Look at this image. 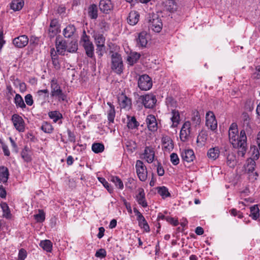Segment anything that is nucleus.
Masks as SVG:
<instances>
[{
	"instance_id": "nucleus-7",
	"label": "nucleus",
	"mask_w": 260,
	"mask_h": 260,
	"mask_svg": "<svg viewBox=\"0 0 260 260\" xmlns=\"http://www.w3.org/2000/svg\"><path fill=\"white\" fill-rule=\"evenodd\" d=\"M136 168L139 179L142 181H145L147 178V171L143 161L140 160H137Z\"/></svg>"
},
{
	"instance_id": "nucleus-30",
	"label": "nucleus",
	"mask_w": 260,
	"mask_h": 260,
	"mask_svg": "<svg viewBox=\"0 0 260 260\" xmlns=\"http://www.w3.org/2000/svg\"><path fill=\"white\" fill-rule=\"evenodd\" d=\"M76 31V28L74 25H68L63 31V34L66 38H71L73 36Z\"/></svg>"
},
{
	"instance_id": "nucleus-31",
	"label": "nucleus",
	"mask_w": 260,
	"mask_h": 260,
	"mask_svg": "<svg viewBox=\"0 0 260 260\" xmlns=\"http://www.w3.org/2000/svg\"><path fill=\"white\" fill-rule=\"evenodd\" d=\"M219 153L220 151L218 147H215L209 149L207 153V156L209 158L213 160H215L218 157Z\"/></svg>"
},
{
	"instance_id": "nucleus-53",
	"label": "nucleus",
	"mask_w": 260,
	"mask_h": 260,
	"mask_svg": "<svg viewBox=\"0 0 260 260\" xmlns=\"http://www.w3.org/2000/svg\"><path fill=\"white\" fill-rule=\"evenodd\" d=\"M255 70V71L252 73L251 77L254 79H260V65L256 66Z\"/></svg>"
},
{
	"instance_id": "nucleus-61",
	"label": "nucleus",
	"mask_w": 260,
	"mask_h": 260,
	"mask_svg": "<svg viewBox=\"0 0 260 260\" xmlns=\"http://www.w3.org/2000/svg\"><path fill=\"white\" fill-rule=\"evenodd\" d=\"M0 143L2 144V147L5 155L9 156L10 155V152L8 149V146L2 141H0Z\"/></svg>"
},
{
	"instance_id": "nucleus-6",
	"label": "nucleus",
	"mask_w": 260,
	"mask_h": 260,
	"mask_svg": "<svg viewBox=\"0 0 260 260\" xmlns=\"http://www.w3.org/2000/svg\"><path fill=\"white\" fill-rule=\"evenodd\" d=\"M138 84L142 90H148L152 87V81L148 75L144 74L139 77Z\"/></svg>"
},
{
	"instance_id": "nucleus-39",
	"label": "nucleus",
	"mask_w": 260,
	"mask_h": 260,
	"mask_svg": "<svg viewBox=\"0 0 260 260\" xmlns=\"http://www.w3.org/2000/svg\"><path fill=\"white\" fill-rule=\"evenodd\" d=\"M48 116L52 119L54 122H57L59 120L62 118V114L57 111H53L48 113Z\"/></svg>"
},
{
	"instance_id": "nucleus-12",
	"label": "nucleus",
	"mask_w": 260,
	"mask_h": 260,
	"mask_svg": "<svg viewBox=\"0 0 260 260\" xmlns=\"http://www.w3.org/2000/svg\"><path fill=\"white\" fill-rule=\"evenodd\" d=\"M12 121L16 129L20 132L24 131V121L22 118L18 114L12 116Z\"/></svg>"
},
{
	"instance_id": "nucleus-3",
	"label": "nucleus",
	"mask_w": 260,
	"mask_h": 260,
	"mask_svg": "<svg viewBox=\"0 0 260 260\" xmlns=\"http://www.w3.org/2000/svg\"><path fill=\"white\" fill-rule=\"evenodd\" d=\"M148 27L153 31L159 32L162 27V23L161 19L157 14H149L148 17Z\"/></svg>"
},
{
	"instance_id": "nucleus-46",
	"label": "nucleus",
	"mask_w": 260,
	"mask_h": 260,
	"mask_svg": "<svg viewBox=\"0 0 260 260\" xmlns=\"http://www.w3.org/2000/svg\"><path fill=\"white\" fill-rule=\"evenodd\" d=\"M78 50V44L76 41H72L67 45V50L70 53H74Z\"/></svg>"
},
{
	"instance_id": "nucleus-19",
	"label": "nucleus",
	"mask_w": 260,
	"mask_h": 260,
	"mask_svg": "<svg viewBox=\"0 0 260 260\" xmlns=\"http://www.w3.org/2000/svg\"><path fill=\"white\" fill-rule=\"evenodd\" d=\"M138 191V194L136 195V200L139 205L144 208H146L148 205L145 199L144 190L142 188H139Z\"/></svg>"
},
{
	"instance_id": "nucleus-29",
	"label": "nucleus",
	"mask_w": 260,
	"mask_h": 260,
	"mask_svg": "<svg viewBox=\"0 0 260 260\" xmlns=\"http://www.w3.org/2000/svg\"><path fill=\"white\" fill-rule=\"evenodd\" d=\"M88 15L91 19H96L98 17V6L95 4L90 5L88 8Z\"/></svg>"
},
{
	"instance_id": "nucleus-41",
	"label": "nucleus",
	"mask_w": 260,
	"mask_h": 260,
	"mask_svg": "<svg viewBox=\"0 0 260 260\" xmlns=\"http://www.w3.org/2000/svg\"><path fill=\"white\" fill-rule=\"evenodd\" d=\"M157 192L162 198L171 197L168 189L165 186H160L157 188Z\"/></svg>"
},
{
	"instance_id": "nucleus-26",
	"label": "nucleus",
	"mask_w": 260,
	"mask_h": 260,
	"mask_svg": "<svg viewBox=\"0 0 260 260\" xmlns=\"http://www.w3.org/2000/svg\"><path fill=\"white\" fill-rule=\"evenodd\" d=\"M172 117L171 120L172 122L171 127H176L179 124L180 121V114L178 110H172L171 112Z\"/></svg>"
},
{
	"instance_id": "nucleus-50",
	"label": "nucleus",
	"mask_w": 260,
	"mask_h": 260,
	"mask_svg": "<svg viewBox=\"0 0 260 260\" xmlns=\"http://www.w3.org/2000/svg\"><path fill=\"white\" fill-rule=\"evenodd\" d=\"M128 151L133 152L137 148L136 143L134 141H128L125 144Z\"/></svg>"
},
{
	"instance_id": "nucleus-20",
	"label": "nucleus",
	"mask_w": 260,
	"mask_h": 260,
	"mask_svg": "<svg viewBox=\"0 0 260 260\" xmlns=\"http://www.w3.org/2000/svg\"><path fill=\"white\" fill-rule=\"evenodd\" d=\"M181 157L184 161L187 162L192 161L195 158L194 152L192 149L184 150L181 153Z\"/></svg>"
},
{
	"instance_id": "nucleus-8",
	"label": "nucleus",
	"mask_w": 260,
	"mask_h": 260,
	"mask_svg": "<svg viewBox=\"0 0 260 260\" xmlns=\"http://www.w3.org/2000/svg\"><path fill=\"white\" fill-rule=\"evenodd\" d=\"M99 7L101 12L105 14H109L113 10L114 4L111 0H100Z\"/></svg>"
},
{
	"instance_id": "nucleus-59",
	"label": "nucleus",
	"mask_w": 260,
	"mask_h": 260,
	"mask_svg": "<svg viewBox=\"0 0 260 260\" xmlns=\"http://www.w3.org/2000/svg\"><path fill=\"white\" fill-rule=\"evenodd\" d=\"M157 173L158 176H162L164 175L165 171L161 164L157 161Z\"/></svg>"
},
{
	"instance_id": "nucleus-11",
	"label": "nucleus",
	"mask_w": 260,
	"mask_h": 260,
	"mask_svg": "<svg viewBox=\"0 0 260 260\" xmlns=\"http://www.w3.org/2000/svg\"><path fill=\"white\" fill-rule=\"evenodd\" d=\"M191 124L189 121H185L183 124L180 132V138L182 142H186L190 133Z\"/></svg>"
},
{
	"instance_id": "nucleus-4",
	"label": "nucleus",
	"mask_w": 260,
	"mask_h": 260,
	"mask_svg": "<svg viewBox=\"0 0 260 260\" xmlns=\"http://www.w3.org/2000/svg\"><path fill=\"white\" fill-rule=\"evenodd\" d=\"M51 96L52 97L57 98L59 101H64L66 100L67 95L62 92L56 80L54 79L51 80Z\"/></svg>"
},
{
	"instance_id": "nucleus-42",
	"label": "nucleus",
	"mask_w": 260,
	"mask_h": 260,
	"mask_svg": "<svg viewBox=\"0 0 260 260\" xmlns=\"http://www.w3.org/2000/svg\"><path fill=\"white\" fill-rule=\"evenodd\" d=\"M1 206L3 211V216L7 219L10 218L11 214L7 204L6 203H2L1 204Z\"/></svg>"
},
{
	"instance_id": "nucleus-54",
	"label": "nucleus",
	"mask_w": 260,
	"mask_h": 260,
	"mask_svg": "<svg viewBox=\"0 0 260 260\" xmlns=\"http://www.w3.org/2000/svg\"><path fill=\"white\" fill-rule=\"evenodd\" d=\"M37 94L39 96H42L44 99L49 97V91L48 89L39 90L37 92Z\"/></svg>"
},
{
	"instance_id": "nucleus-49",
	"label": "nucleus",
	"mask_w": 260,
	"mask_h": 260,
	"mask_svg": "<svg viewBox=\"0 0 260 260\" xmlns=\"http://www.w3.org/2000/svg\"><path fill=\"white\" fill-rule=\"evenodd\" d=\"M207 139V136L204 134H200L197 138V143L199 146H203L205 145L206 140Z\"/></svg>"
},
{
	"instance_id": "nucleus-51",
	"label": "nucleus",
	"mask_w": 260,
	"mask_h": 260,
	"mask_svg": "<svg viewBox=\"0 0 260 260\" xmlns=\"http://www.w3.org/2000/svg\"><path fill=\"white\" fill-rule=\"evenodd\" d=\"M170 160L175 166L177 165L179 163V158L178 155L175 153H173L171 154Z\"/></svg>"
},
{
	"instance_id": "nucleus-48",
	"label": "nucleus",
	"mask_w": 260,
	"mask_h": 260,
	"mask_svg": "<svg viewBox=\"0 0 260 260\" xmlns=\"http://www.w3.org/2000/svg\"><path fill=\"white\" fill-rule=\"evenodd\" d=\"M35 220L38 222H42L45 219V214L42 210H39V213L34 215Z\"/></svg>"
},
{
	"instance_id": "nucleus-43",
	"label": "nucleus",
	"mask_w": 260,
	"mask_h": 260,
	"mask_svg": "<svg viewBox=\"0 0 260 260\" xmlns=\"http://www.w3.org/2000/svg\"><path fill=\"white\" fill-rule=\"evenodd\" d=\"M92 150L95 153L102 152L104 150V145L102 143H94L92 145Z\"/></svg>"
},
{
	"instance_id": "nucleus-32",
	"label": "nucleus",
	"mask_w": 260,
	"mask_h": 260,
	"mask_svg": "<svg viewBox=\"0 0 260 260\" xmlns=\"http://www.w3.org/2000/svg\"><path fill=\"white\" fill-rule=\"evenodd\" d=\"M24 5L23 0H12L10 4V8L15 11L21 10Z\"/></svg>"
},
{
	"instance_id": "nucleus-23",
	"label": "nucleus",
	"mask_w": 260,
	"mask_h": 260,
	"mask_svg": "<svg viewBox=\"0 0 260 260\" xmlns=\"http://www.w3.org/2000/svg\"><path fill=\"white\" fill-rule=\"evenodd\" d=\"M255 166V162L254 160L251 159L250 162L247 165V170L249 173V178L253 180L256 179L258 174L256 172L253 173L254 171V167Z\"/></svg>"
},
{
	"instance_id": "nucleus-25",
	"label": "nucleus",
	"mask_w": 260,
	"mask_h": 260,
	"mask_svg": "<svg viewBox=\"0 0 260 260\" xmlns=\"http://www.w3.org/2000/svg\"><path fill=\"white\" fill-rule=\"evenodd\" d=\"M162 144L166 150H172L174 148V144L171 138L168 136H164L161 139Z\"/></svg>"
},
{
	"instance_id": "nucleus-52",
	"label": "nucleus",
	"mask_w": 260,
	"mask_h": 260,
	"mask_svg": "<svg viewBox=\"0 0 260 260\" xmlns=\"http://www.w3.org/2000/svg\"><path fill=\"white\" fill-rule=\"evenodd\" d=\"M138 223H139V226H140L142 228H143L144 230L146 232H149V231H150L149 226V225L145 219L142 220L141 221H139Z\"/></svg>"
},
{
	"instance_id": "nucleus-36",
	"label": "nucleus",
	"mask_w": 260,
	"mask_h": 260,
	"mask_svg": "<svg viewBox=\"0 0 260 260\" xmlns=\"http://www.w3.org/2000/svg\"><path fill=\"white\" fill-rule=\"evenodd\" d=\"M128 122L127 125L129 129L137 128L139 125V122L137 121L135 117L127 116Z\"/></svg>"
},
{
	"instance_id": "nucleus-47",
	"label": "nucleus",
	"mask_w": 260,
	"mask_h": 260,
	"mask_svg": "<svg viewBox=\"0 0 260 260\" xmlns=\"http://www.w3.org/2000/svg\"><path fill=\"white\" fill-rule=\"evenodd\" d=\"M99 181L102 183L104 186L107 189L110 193L113 192V188L111 185L106 180V179L102 177H99Z\"/></svg>"
},
{
	"instance_id": "nucleus-21",
	"label": "nucleus",
	"mask_w": 260,
	"mask_h": 260,
	"mask_svg": "<svg viewBox=\"0 0 260 260\" xmlns=\"http://www.w3.org/2000/svg\"><path fill=\"white\" fill-rule=\"evenodd\" d=\"M148 36L146 32L142 31L139 34L137 39L139 47H145L148 43Z\"/></svg>"
},
{
	"instance_id": "nucleus-2",
	"label": "nucleus",
	"mask_w": 260,
	"mask_h": 260,
	"mask_svg": "<svg viewBox=\"0 0 260 260\" xmlns=\"http://www.w3.org/2000/svg\"><path fill=\"white\" fill-rule=\"evenodd\" d=\"M111 69L115 73L120 75L123 71L124 65L121 54L113 51H110Z\"/></svg>"
},
{
	"instance_id": "nucleus-1",
	"label": "nucleus",
	"mask_w": 260,
	"mask_h": 260,
	"mask_svg": "<svg viewBox=\"0 0 260 260\" xmlns=\"http://www.w3.org/2000/svg\"><path fill=\"white\" fill-rule=\"evenodd\" d=\"M229 137L233 147L238 149V154L244 156L247 149V137L244 130L240 132L239 136L237 125L235 123H233L229 128Z\"/></svg>"
},
{
	"instance_id": "nucleus-64",
	"label": "nucleus",
	"mask_w": 260,
	"mask_h": 260,
	"mask_svg": "<svg viewBox=\"0 0 260 260\" xmlns=\"http://www.w3.org/2000/svg\"><path fill=\"white\" fill-rule=\"evenodd\" d=\"M7 192L3 185H0V197L5 198L6 197Z\"/></svg>"
},
{
	"instance_id": "nucleus-18",
	"label": "nucleus",
	"mask_w": 260,
	"mask_h": 260,
	"mask_svg": "<svg viewBox=\"0 0 260 260\" xmlns=\"http://www.w3.org/2000/svg\"><path fill=\"white\" fill-rule=\"evenodd\" d=\"M96 50L101 51L104 49L105 39L102 34H95L94 35Z\"/></svg>"
},
{
	"instance_id": "nucleus-22",
	"label": "nucleus",
	"mask_w": 260,
	"mask_h": 260,
	"mask_svg": "<svg viewBox=\"0 0 260 260\" xmlns=\"http://www.w3.org/2000/svg\"><path fill=\"white\" fill-rule=\"evenodd\" d=\"M144 158L146 159L148 163H151L154 160V151L152 148L146 146L144 150Z\"/></svg>"
},
{
	"instance_id": "nucleus-27",
	"label": "nucleus",
	"mask_w": 260,
	"mask_h": 260,
	"mask_svg": "<svg viewBox=\"0 0 260 260\" xmlns=\"http://www.w3.org/2000/svg\"><path fill=\"white\" fill-rule=\"evenodd\" d=\"M50 55L54 67L56 69H59L60 68V64L59 61L58 56L57 55L56 52L54 48L51 49Z\"/></svg>"
},
{
	"instance_id": "nucleus-40",
	"label": "nucleus",
	"mask_w": 260,
	"mask_h": 260,
	"mask_svg": "<svg viewBox=\"0 0 260 260\" xmlns=\"http://www.w3.org/2000/svg\"><path fill=\"white\" fill-rule=\"evenodd\" d=\"M226 163L231 168H234L237 163L236 157L235 155L232 153L229 154L226 158Z\"/></svg>"
},
{
	"instance_id": "nucleus-13",
	"label": "nucleus",
	"mask_w": 260,
	"mask_h": 260,
	"mask_svg": "<svg viewBox=\"0 0 260 260\" xmlns=\"http://www.w3.org/2000/svg\"><path fill=\"white\" fill-rule=\"evenodd\" d=\"M56 53L61 55H64V52L67 50V43L64 40L61 39L59 36H57L55 40Z\"/></svg>"
},
{
	"instance_id": "nucleus-35",
	"label": "nucleus",
	"mask_w": 260,
	"mask_h": 260,
	"mask_svg": "<svg viewBox=\"0 0 260 260\" xmlns=\"http://www.w3.org/2000/svg\"><path fill=\"white\" fill-rule=\"evenodd\" d=\"M14 103L17 108H20L22 109H25L26 106L24 102L22 96L18 93L15 95L14 98Z\"/></svg>"
},
{
	"instance_id": "nucleus-58",
	"label": "nucleus",
	"mask_w": 260,
	"mask_h": 260,
	"mask_svg": "<svg viewBox=\"0 0 260 260\" xmlns=\"http://www.w3.org/2000/svg\"><path fill=\"white\" fill-rule=\"evenodd\" d=\"M191 119L196 125H199L200 123L201 119L198 112L193 113V116L192 117Z\"/></svg>"
},
{
	"instance_id": "nucleus-14",
	"label": "nucleus",
	"mask_w": 260,
	"mask_h": 260,
	"mask_svg": "<svg viewBox=\"0 0 260 260\" xmlns=\"http://www.w3.org/2000/svg\"><path fill=\"white\" fill-rule=\"evenodd\" d=\"M60 31L59 29V25L58 21L56 19H54L51 21L49 28L48 30L49 36L50 38H53L58 32Z\"/></svg>"
},
{
	"instance_id": "nucleus-45",
	"label": "nucleus",
	"mask_w": 260,
	"mask_h": 260,
	"mask_svg": "<svg viewBox=\"0 0 260 260\" xmlns=\"http://www.w3.org/2000/svg\"><path fill=\"white\" fill-rule=\"evenodd\" d=\"M110 181L113 182L115 186L118 188L122 189L123 188V184L122 180L117 176H111Z\"/></svg>"
},
{
	"instance_id": "nucleus-9",
	"label": "nucleus",
	"mask_w": 260,
	"mask_h": 260,
	"mask_svg": "<svg viewBox=\"0 0 260 260\" xmlns=\"http://www.w3.org/2000/svg\"><path fill=\"white\" fill-rule=\"evenodd\" d=\"M139 100L142 101L144 107L146 108H153L156 102L155 96L152 94L140 96Z\"/></svg>"
},
{
	"instance_id": "nucleus-57",
	"label": "nucleus",
	"mask_w": 260,
	"mask_h": 260,
	"mask_svg": "<svg viewBox=\"0 0 260 260\" xmlns=\"http://www.w3.org/2000/svg\"><path fill=\"white\" fill-rule=\"evenodd\" d=\"M21 155L24 160L26 162H29L31 160V157L28 152L21 151Z\"/></svg>"
},
{
	"instance_id": "nucleus-17",
	"label": "nucleus",
	"mask_w": 260,
	"mask_h": 260,
	"mask_svg": "<svg viewBox=\"0 0 260 260\" xmlns=\"http://www.w3.org/2000/svg\"><path fill=\"white\" fill-rule=\"evenodd\" d=\"M146 122L148 128L151 132H155L157 129V123L155 116L153 115H149L146 119Z\"/></svg>"
},
{
	"instance_id": "nucleus-56",
	"label": "nucleus",
	"mask_w": 260,
	"mask_h": 260,
	"mask_svg": "<svg viewBox=\"0 0 260 260\" xmlns=\"http://www.w3.org/2000/svg\"><path fill=\"white\" fill-rule=\"evenodd\" d=\"M25 101L26 104L29 106H31L34 104L32 96L30 94H27L25 96Z\"/></svg>"
},
{
	"instance_id": "nucleus-55",
	"label": "nucleus",
	"mask_w": 260,
	"mask_h": 260,
	"mask_svg": "<svg viewBox=\"0 0 260 260\" xmlns=\"http://www.w3.org/2000/svg\"><path fill=\"white\" fill-rule=\"evenodd\" d=\"M106 254L105 249L101 248L96 251L95 256L97 257L104 258L106 256Z\"/></svg>"
},
{
	"instance_id": "nucleus-62",
	"label": "nucleus",
	"mask_w": 260,
	"mask_h": 260,
	"mask_svg": "<svg viewBox=\"0 0 260 260\" xmlns=\"http://www.w3.org/2000/svg\"><path fill=\"white\" fill-rule=\"evenodd\" d=\"M166 220L174 226H176L179 224L178 220L175 219L174 218L171 217L167 216Z\"/></svg>"
},
{
	"instance_id": "nucleus-10",
	"label": "nucleus",
	"mask_w": 260,
	"mask_h": 260,
	"mask_svg": "<svg viewBox=\"0 0 260 260\" xmlns=\"http://www.w3.org/2000/svg\"><path fill=\"white\" fill-rule=\"evenodd\" d=\"M206 126L212 131L216 129L217 127V122L213 113L211 111L208 112L206 113Z\"/></svg>"
},
{
	"instance_id": "nucleus-16",
	"label": "nucleus",
	"mask_w": 260,
	"mask_h": 260,
	"mask_svg": "<svg viewBox=\"0 0 260 260\" xmlns=\"http://www.w3.org/2000/svg\"><path fill=\"white\" fill-rule=\"evenodd\" d=\"M119 104L121 108L129 109L132 106L131 99L122 94L118 98Z\"/></svg>"
},
{
	"instance_id": "nucleus-63",
	"label": "nucleus",
	"mask_w": 260,
	"mask_h": 260,
	"mask_svg": "<svg viewBox=\"0 0 260 260\" xmlns=\"http://www.w3.org/2000/svg\"><path fill=\"white\" fill-rule=\"evenodd\" d=\"M230 212L232 215H233L234 216H238L239 218H242L243 217L242 213H241L239 211H237L235 209H233L231 210Z\"/></svg>"
},
{
	"instance_id": "nucleus-37",
	"label": "nucleus",
	"mask_w": 260,
	"mask_h": 260,
	"mask_svg": "<svg viewBox=\"0 0 260 260\" xmlns=\"http://www.w3.org/2000/svg\"><path fill=\"white\" fill-rule=\"evenodd\" d=\"M253 219H257L260 216L259 209L257 205H255L250 207V214Z\"/></svg>"
},
{
	"instance_id": "nucleus-38",
	"label": "nucleus",
	"mask_w": 260,
	"mask_h": 260,
	"mask_svg": "<svg viewBox=\"0 0 260 260\" xmlns=\"http://www.w3.org/2000/svg\"><path fill=\"white\" fill-rule=\"evenodd\" d=\"M40 246L47 252H50L52 250V244L49 240L41 241L40 243Z\"/></svg>"
},
{
	"instance_id": "nucleus-15",
	"label": "nucleus",
	"mask_w": 260,
	"mask_h": 260,
	"mask_svg": "<svg viewBox=\"0 0 260 260\" xmlns=\"http://www.w3.org/2000/svg\"><path fill=\"white\" fill-rule=\"evenodd\" d=\"M28 43V38L26 35H21L14 38L13 40L14 45L18 48L25 47Z\"/></svg>"
},
{
	"instance_id": "nucleus-24",
	"label": "nucleus",
	"mask_w": 260,
	"mask_h": 260,
	"mask_svg": "<svg viewBox=\"0 0 260 260\" xmlns=\"http://www.w3.org/2000/svg\"><path fill=\"white\" fill-rule=\"evenodd\" d=\"M139 17L138 12L135 11L130 12L127 19L128 23L132 25L136 24L139 20Z\"/></svg>"
},
{
	"instance_id": "nucleus-5",
	"label": "nucleus",
	"mask_w": 260,
	"mask_h": 260,
	"mask_svg": "<svg viewBox=\"0 0 260 260\" xmlns=\"http://www.w3.org/2000/svg\"><path fill=\"white\" fill-rule=\"evenodd\" d=\"M81 41L83 42V46L85 50L86 54L89 57L92 58L94 56V46L89 40V37L83 31Z\"/></svg>"
},
{
	"instance_id": "nucleus-28",
	"label": "nucleus",
	"mask_w": 260,
	"mask_h": 260,
	"mask_svg": "<svg viewBox=\"0 0 260 260\" xmlns=\"http://www.w3.org/2000/svg\"><path fill=\"white\" fill-rule=\"evenodd\" d=\"M9 176L8 169L5 166L0 167V182L3 183L7 182Z\"/></svg>"
},
{
	"instance_id": "nucleus-44",
	"label": "nucleus",
	"mask_w": 260,
	"mask_h": 260,
	"mask_svg": "<svg viewBox=\"0 0 260 260\" xmlns=\"http://www.w3.org/2000/svg\"><path fill=\"white\" fill-rule=\"evenodd\" d=\"M41 129L46 133L50 134L52 132L53 128L51 124L46 121H44L41 126Z\"/></svg>"
},
{
	"instance_id": "nucleus-34",
	"label": "nucleus",
	"mask_w": 260,
	"mask_h": 260,
	"mask_svg": "<svg viewBox=\"0 0 260 260\" xmlns=\"http://www.w3.org/2000/svg\"><path fill=\"white\" fill-rule=\"evenodd\" d=\"M107 104L109 106V109L107 112L108 119L110 122L113 123L115 116V107L110 102H108Z\"/></svg>"
},
{
	"instance_id": "nucleus-33",
	"label": "nucleus",
	"mask_w": 260,
	"mask_h": 260,
	"mask_svg": "<svg viewBox=\"0 0 260 260\" xmlns=\"http://www.w3.org/2000/svg\"><path fill=\"white\" fill-rule=\"evenodd\" d=\"M140 57V54L137 52H131L127 56V61L131 66L133 65L136 63Z\"/></svg>"
},
{
	"instance_id": "nucleus-60",
	"label": "nucleus",
	"mask_w": 260,
	"mask_h": 260,
	"mask_svg": "<svg viewBox=\"0 0 260 260\" xmlns=\"http://www.w3.org/2000/svg\"><path fill=\"white\" fill-rule=\"evenodd\" d=\"M67 133L69 141L71 142H75L76 141V137L74 133L69 129H68Z\"/></svg>"
}]
</instances>
